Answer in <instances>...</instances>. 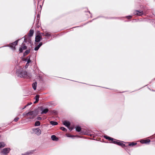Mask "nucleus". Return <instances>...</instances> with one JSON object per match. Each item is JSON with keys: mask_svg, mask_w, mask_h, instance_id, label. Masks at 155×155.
Returning a JSON list of instances; mask_svg holds the SVG:
<instances>
[{"mask_svg": "<svg viewBox=\"0 0 155 155\" xmlns=\"http://www.w3.org/2000/svg\"><path fill=\"white\" fill-rule=\"evenodd\" d=\"M18 76L20 77L28 78H31V74L28 73L26 71H23L18 74Z\"/></svg>", "mask_w": 155, "mask_h": 155, "instance_id": "obj_1", "label": "nucleus"}, {"mask_svg": "<svg viewBox=\"0 0 155 155\" xmlns=\"http://www.w3.org/2000/svg\"><path fill=\"white\" fill-rule=\"evenodd\" d=\"M37 114L35 111H32L26 113V115L28 116L30 115V117H29V119H33L37 115Z\"/></svg>", "mask_w": 155, "mask_h": 155, "instance_id": "obj_2", "label": "nucleus"}, {"mask_svg": "<svg viewBox=\"0 0 155 155\" xmlns=\"http://www.w3.org/2000/svg\"><path fill=\"white\" fill-rule=\"evenodd\" d=\"M104 137L107 140H111V142L110 143L116 144L117 140L107 136H104Z\"/></svg>", "mask_w": 155, "mask_h": 155, "instance_id": "obj_3", "label": "nucleus"}, {"mask_svg": "<svg viewBox=\"0 0 155 155\" xmlns=\"http://www.w3.org/2000/svg\"><path fill=\"white\" fill-rule=\"evenodd\" d=\"M39 34H38L37 33V34L36 35L35 37V42H40L41 40L42 39V37H41V36L39 35ZM35 44H36L35 43Z\"/></svg>", "mask_w": 155, "mask_h": 155, "instance_id": "obj_4", "label": "nucleus"}, {"mask_svg": "<svg viewBox=\"0 0 155 155\" xmlns=\"http://www.w3.org/2000/svg\"><path fill=\"white\" fill-rule=\"evenodd\" d=\"M18 40H17L10 44V47L12 50H15V46L18 44Z\"/></svg>", "mask_w": 155, "mask_h": 155, "instance_id": "obj_5", "label": "nucleus"}, {"mask_svg": "<svg viewBox=\"0 0 155 155\" xmlns=\"http://www.w3.org/2000/svg\"><path fill=\"white\" fill-rule=\"evenodd\" d=\"M134 14L135 15L141 16L143 14V12L142 11L135 10L134 12Z\"/></svg>", "mask_w": 155, "mask_h": 155, "instance_id": "obj_6", "label": "nucleus"}, {"mask_svg": "<svg viewBox=\"0 0 155 155\" xmlns=\"http://www.w3.org/2000/svg\"><path fill=\"white\" fill-rule=\"evenodd\" d=\"M10 150V149L9 148H5L2 151V153L5 154H7L9 153Z\"/></svg>", "mask_w": 155, "mask_h": 155, "instance_id": "obj_7", "label": "nucleus"}, {"mask_svg": "<svg viewBox=\"0 0 155 155\" xmlns=\"http://www.w3.org/2000/svg\"><path fill=\"white\" fill-rule=\"evenodd\" d=\"M150 142L149 139L143 140H140V142L142 143H148Z\"/></svg>", "mask_w": 155, "mask_h": 155, "instance_id": "obj_8", "label": "nucleus"}, {"mask_svg": "<svg viewBox=\"0 0 155 155\" xmlns=\"http://www.w3.org/2000/svg\"><path fill=\"white\" fill-rule=\"evenodd\" d=\"M34 131L35 133L37 134L38 135H39L41 134V131L39 128H37L34 129Z\"/></svg>", "mask_w": 155, "mask_h": 155, "instance_id": "obj_9", "label": "nucleus"}, {"mask_svg": "<svg viewBox=\"0 0 155 155\" xmlns=\"http://www.w3.org/2000/svg\"><path fill=\"white\" fill-rule=\"evenodd\" d=\"M116 144L117 145L121 146L122 147H124L125 146V145L124 144L118 140L117 141Z\"/></svg>", "mask_w": 155, "mask_h": 155, "instance_id": "obj_10", "label": "nucleus"}, {"mask_svg": "<svg viewBox=\"0 0 155 155\" xmlns=\"http://www.w3.org/2000/svg\"><path fill=\"white\" fill-rule=\"evenodd\" d=\"M63 124L64 125H65L68 127H69L70 125V122L66 120L64 121Z\"/></svg>", "mask_w": 155, "mask_h": 155, "instance_id": "obj_11", "label": "nucleus"}, {"mask_svg": "<svg viewBox=\"0 0 155 155\" xmlns=\"http://www.w3.org/2000/svg\"><path fill=\"white\" fill-rule=\"evenodd\" d=\"M42 43L41 42L39 43V44L37 46H36L34 48V50L35 51H37L40 47L42 45Z\"/></svg>", "mask_w": 155, "mask_h": 155, "instance_id": "obj_12", "label": "nucleus"}, {"mask_svg": "<svg viewBox=\"0 0 155 155\" xmlns=\"http://www.w3.org/2000/svg\"><path fill=\"white\" fill-rule=\"evenodd\" d=\"M34 33V30H32L31 29L29 31L28 35L30 37H31L33 36Z\"/></svg>", "mask_w": 155, "mask_h": 155, "instance_id": "obj_13", "label": "nucleus"}, {"mask_svg": "<svg viewBox=\"0 0 155 155\" xmlns=\"http://www.w3.org/2000/svg\"><path fill=\"white\" fill-rule=\"evenodd\" d=\"M76 130L77 131L80 132L81 131V133L84 134L83 132L81 130V128L79 126L76 127Z\"/></svg>", "mask_w": 155, "mask_h": 155, "instance_id": "obj_14", "label": "nucleus"}, {"mask_svg": "<svg viewBox=\"0 0 155 155\" xmlns=\"http://www.w3.org/2000/svg\"><path fill=\"white\" fill-rule=\"evenodd\" d=\"M32 87L34 90H35L36 89V87L37 86V83L35 82L33 83L32 84Z\"/></svg>", "mask_w": 155, "mask_h": 155, "instance_id": "obj_15", "label": "nucleus"}, {"mask_svg": "<svg viewBox=\"0 0 155 155\" xmlns=\"http://www.w3.org/2000/svg\"><path fill=\"white\" fill-rule=\"evenodd\" d=\"M51 138L53 140H58L55 135H53L51 137Z\"/></svg>", "mask_w": 155, "mask_h": 155, "instance_id": "obj_16", "label": "nucleus"}, {"mask_svg": "<svg viewBox=\"0 0 155 155\" xmlns=\"http://www.w3.org/2000/svg\"><path fill=\"white\" fill-rule=\"evenodd\" d=\"M5 146V144L4 142L0 143V148L4 147Z\"/></svg>", "mask_w": 155, "mask_h": 155, "instance_id": "obj_17", "label": "nucleus"}, {"mask_svg": "<svg viewBox=\"0 0 155 155\" xmlns=\"http://www.w3.org/2000/svg\"><path fill=\"white\" fill-rule=\"evenodd\" d=\"M35 151V150H31L30 151L26 153L25 154L26 155H28L31 153H34V152Z\"/></svg>", "mask_w": 155, "mask_h": 155, "instance_id": "obj_18", "label": "nucleus"}, {"mask_svg": "<svg viewBox=\"0 0 155 155\" xmlns=\"http://www.w3.org/2000/svg\"><path fill=\"white\" fill-rule=\"evenodd\" d=\"M50 124L53 125H56L58 124V123L55 121H51L50 122Z\"/></svg>", "mask_w": 155, "mask_h": 155, "instance_id": "obj_19", "label": "nucleus"}, {"mask_svg": "<svg viewBox=\"0 0 155 155\" xmlns=\"http://www.w3.org/2000/svg\"><path fill=\"white\" fill-rule=\"evenodd\" d=\"M48 111V109H44L42 112H41V114H46Z\"/></svg>", "mask_w": 155, "mask_h": 155, "instance_id": "obj_20", "label": "nucleus"}, {"mask_svg": "<svg viewBox=\"0 0 155 155\" xmlns=\"http://www.w3.org/2000/svg\"><path fill=\"white\" fill-rule=\"evenodd\" d=\"M137 144V143H135L134 142H132L131 143H129L128 145L129 146H133L136 145Z\"/></svg>", "mask_w": 155, "mask_h": 155, "instance_id": "obj_21", "label": "nucleus"}, {"mask_svg": "<svg viewBox=\"0 0 155 155\" xmlns=\"http://www.w3.org/2000/svg\"><path fill=\"white\" fill-rule=\"evenodd\" d=\"M37 33L38 34H39L40 35H40V36H41V37L42 36H45V34L43 33H40V31H38L37 32Z\"/></svg>", "mask_w": 155, "mask_h": 155, "instance_id": "obj_22", "label": "nucleus"}, {"mask_svg": "<svg viewBox=\"0 0 155 155\" xmlns=\"http://www.w3.org/2000/svg\"><path fill=\"white\" fill-rule=\"evenodd\" d=\"M40 125V122L39 121H37L35 122V126H38Z\"/></svg>", "mask_w": 155, "mask_h": 155, "instance_id": "obj_23", "label": "nucleus"}, {"mask_svg": "<svg viewBox=\"0 0 155 155\" xmlns=\"http://www.w3.org/2000/svg\"><path fill=\"white\" fill-rule=\"evenodd\" d=\"M22 47L21 48H22V49L23 50H25L27 49V47L25 45V44L23 43L22 44Z\"/></svg>", "mask_w": 155, "mask_h": 155, "instance_id": "obj_24", "label": "nucleus"}, {"mask_svg": "<svg viewBox=\"0 0 155 155\" xmlns=\"http://www.w3.org/2000/svg\"><path fill=\"white\" fill-rule=\"evenodd\" d=\"M39 96L38 95H36L35 96V99L37 101H39Z\"/></svg>", "mask_w": 155, "mask_h": 155, "instance_id": "obj_25", "label": "nucleus"}, {"mask_svg": "<svg viewBox=\"0 0 155 155\" xmlns=\"http://www.w3.org/2000/svg\"><path fill=\"white\" fill-rule=\"evenodd\" d=\"M61 129L64 131H67V129L63 127H61Z\"/></svg>", "mask_w": 155, "mask_h": 155, "instance_id": "obj_26", "label": "nucleus"}, {"mask_svg": "<svg viewBox=\"0 0 155 155\" xmlns=\"http://www.w3.org/2000/svg\"><path fill=\"white\" fill-rule=\"evenodd\" d=\"M30 52V50H26L25 52V55H27V54H28V53H29Z\"/></svg>", "mask_w": 155, "mask_h": 155, "instance_id": "obj_27", "label": "nucleus"}, {"mask_svg": "<svg viewBox=\"0 0 155 155\" xmlns=\"http://www.w3.org/2000/svg\"><path fill=\"white\" fill-rule=\"evenodd\" d=\"M51 35V34L47 32H45V36H49Z\"/></svg>", "mask_w": 155, "mask_h": 155, "instance_id": "obj_28", "label": "nucleus"}, {"mask_svg": "<svg viewBox=\"0 0 155 155\" xmlns=\"http://www.w3.org/2000/svg\"><path fill=\"white\" fill-rule=\"evenodd\" d=\"M19 119V118L18 117H16L14 119V120L15 122H17Z\"/></svg>", "mask_w": 155, "mask_h": 155, "instance_id": "obj_29", "label": "nucleus"}, {"mask_svg": "<svg viewBox=\"0 0 155 155\" xmlns=\"http://www.w3.org/2000/svg\"><path fill=\"white\" fill-rule=\"evenodd\" d=\"M23 50L22 49V48H21V47L19 49V51L20 53L22 52L23 51Z\"/></svg>", "mask_w": 155, "mask_h": 155, "instance_id": "obj_30", "label": "nucleus"}, {"mask_svg": "<svg viewBox=\"0 0 155 155\" xmlns=\"http://www.w3.org/2000/svg\"><path fill=\"white\" fill-rule=\"evenodd\" d=\"M31 62V60L29 59L27 61V64H28L29 63Z\"/></svg>", "mask_w": 155, "mask_h": 155, "instance_id": "obj_31", "label": "nucleus"}, {"mask_svg": "<svg viewBox=\"0 0 155 155\" xmlns=\"http://www.w3.org/2000/svg\"><path fill=\"white\" fill-rule=\"evenodd\" d=\"M37 119L38 120H41V118L40 117H37Z\"/></svg>", "mask_w": 155, "mask_h": 155, "instance_id": "obj_32", "label": "nucleus"}, {"mask_svg": "<svg viewBox=\"0 0 155 155\" xmlns=\"http://www.w3.org/2000/svg\"><path fill=\"white\" fill-rule=\"evenodd\" d=\"M32 104V103L31 102L28 103V104L26 105L27 106H28L29 105H30Z\"/></svg>", "mask_w": 155, "mask_h": 155, "instance_id": "obj_33", "label": "nucleus"}, {"mask_svg": "<svg viewBox=\"0 0 155 155\" xmlns=\"http://www.w3.org/2000/svg\"><path fill=\"white\" fill-rule=\"evenodd\" d=\"M28 64L27 63L26 64L25 66V68H27L28 67Z\"/></svg>", "mask_w": 155, "mask_h": 155, "instance_id": "obj_34", "label": "nucleus"}, {"mask_svg": "<svg viewBox=\"0 0 155 155\" xmlns=\"http://www.w3.org/2000/svg\"><path fill=\"white\" fill-rule=\"evenodd\" d=\"M38 102V101H37L36 100L34 102V103L35 104V103H37Z\"/></svg>", "mask_w": 155, "mask_h": 155, "instance_id": "obj_35", "label": "nucleus"}, {"mask_svg": "<svg viewBox=\"0 0 155 155\" xmlns=\"http://www.w3.org/2000/svg\"><path fill=\"white\" fill-rule=\"evenodd\" d=\"M26 114H25V113H24V114H23V115L24 116H27V115H26Z\"/></svg>", "mask_w": 155, "mask_h": 155, "instance_id": "obj_36", "label": "nucleus"}, {"mask_svg": "<svg viewBox=\"0 0 155 155\" xmlns=\"http://www.w3.org/2000/svg\"><path fill=\"white\" fill-rule=\"evenodd\" d=\"M27 106L26 105L23 108V109H25Z\"/></svg>", "mask_w": 155, "mask_h": 155, "instance_id": "obj_37", "label": "nucleus"}, {"mask_svg": "<svg viewBox=\"0 0 155 155\" xmlns=\"http://www.w3.org/2000/svg\"><path fill=\"white\" fill-rule=\"evenodd\" d=\"M131 16H130V17H129V18H131Z\"/></svg>", "mask_w": 155, "mask_h": 155, "instance_id": "obj_38", "label": "nucleus"}]
</instances>
